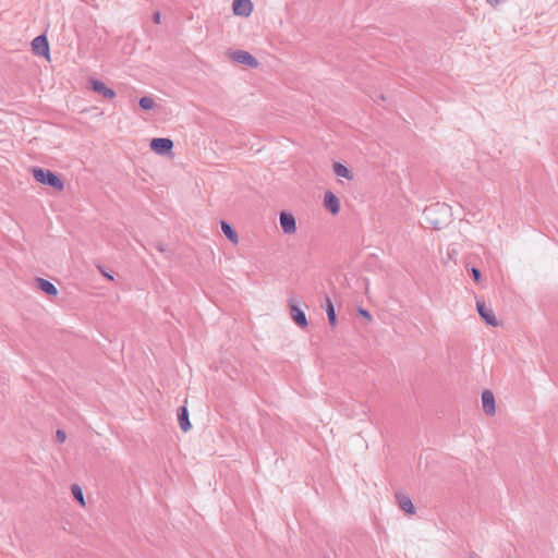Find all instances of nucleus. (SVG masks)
<instances>
[{
  "instance_id": "423d86ee",
  "label": "nucleus",
  "mask_w": 558,
  "mask_h": 558,
  "mask_svg": "<svg viewBox=\"0 0 558 558\" xmlns=\"http://www.w3.org/2000/svg\"><path fill=\"white\" fill-rule=\"evenodd\" d=\"M32 48L34 53L37 56H49V45L45 35L35 37L32 41Z\"/></svg>"
},
{
  "instance_id": "f257e3e1",
  "label": "nucleus",
  "mask_w": 558,
  "mask_h": 558,
  "mask_svg": "<svg viewBox=\"0 0 558 558\" xmlns=\"http://www.w3.org/2000/svg\"><path fill=\"white\" fill-rule=\"evenodd\" d=\"M32 173L34 179L43 185L51 186L59 192L64 189V183L61 178L48 169L34 167Z\"/></svg>"
},
{
  "instance_id": "20e7f679",
  "label": "nucleus",
  "mask_w": 558,
  "mask_h": 558,
  "mask_svg": "<svg viewBox=\"0 0 558 558\" xmlns=\"http://www.w3.org/2000/svg\"><path fill=\"white\" fill-rule=\"evenodd\" d=\"M280 227L286 234H294L296 232V221L292 214L281 211L279 217Z\"/></svg>"
},
{
  "instance_id": "aec40b11",
  "label": "nucleus",
  "mask_w": 558,
  "mask_h": 558,
  "mask_svg": "<svg viewBox=\"0 0 558 558\" xmlns=\"http://www.w3.org/2000/svg\"><path fill=\"white\" fill-rule=\"evenodd\" d=\"M471 275H472L473 280H474L475 282H480V281H481V277H482V275H481V271H480V269H478V268L473 267V268L471 269Z\"/></svg>"
},
{
  "instance_id": "9b49d317",
  "label": "nucleus",
  "mask_w": 558,
  "mask_h": 558,
  "mask_svg": "<svg viewBox=\"0 0 558 558\" xmlns=\"http://www.w3.org/2000/svg\"><path fill=\"white\" fill-rule=\"evenodd\" d=\"M92 88L94 92L102 95L106 99H113L116 97V92L112 88H109L98 80H92Z\"/></svg>"
},
{
  "instance_id": "6ab92c4d",
  "label": "nucleus",
  "mask_w": 558,
  "mask_h": 558,
  "mask_svg": "<svg viewBox=\"0 0 558 558\" xmlns=\"http://www.w3.org/2000/svg\"><path fill=\"white\" fill-rule=\"evenodd\" d=\"M72 494L75 497V499L81 504L85 505L84 496L82 489L77 485H72Z\"/></svg>"
},
{
  "instance_id": "9d476101",
  "label": "nucleus",
  "mask_w": 558,
  "mask_h": 558,
  "mask_svg": "<svg viewBox=\"0 0 558 558\" xmlns=\"http://www.w3.org/2000/svg\"><path fill=\"white\" fill-rule=\"evenodd\" d=\"M324 206L332 215H336L340 210V201L332 192L327 191L324 195Z\"/></svg>"
},
{
  "instance_id": "f03ea898",
  "label": "nucleus",
  "mask_w": 558,
  "mask_h": 558,
  "mask_svg": "<svg viewBox=\"0 0 558 558\" xmlns=\"http://www.w3.org/2000/svg\"><path fill=\"white\" fill-rule=\"evenodd\" d=\"M230 57L233 61L247 65L252 69H256L259 64L257 59L245 50H235L231 52Z\"/></svg>"
},
{
  "instance_id": "6e6552de",
  "label": "nucleus",
  "mask_w": 558,
  "mask_h": 558,
  "mask_svg": "<svg viewBox=\"0 0 558 558\" xmlns=\"http://www.w3.org/2000/svg\"><path fill=\"white\" fill-rule=\"evenodd\" d=\"M477 312L481 318L489 326L496 327L498 322L492 312V310L487 308L483 302L477 301L476 303Z\"/></svg>"
},
{
  "instance_id": "1a4fd4ad",
  "label": "nucleus",
  "mask_w": 558,
  "mask_h": 558,
  "mask_svg": "<svg viewBox=\"0 0 558 558\" xmlns=\"http://www.w3.org/2000/svg\"><path fill=\"white\" fill-rule=\"evenodd\" d=\"M482 405L485 414L494 415L496 412V403L494 393L490 390H485L482 393Z\"/></svg>"
},
{
  "instance_id": "f3484780",
  "label": "nucleus",
  "mask_w": 558,
  "mask_h": 558,
  "mask_svg": "<svg viewBox=\"0 0 558 558\" xmlns=\"http://www.w3.org/2000/svg\"><path fill=\"white\" fill-rule=\"evenodd\" d=\"M333 171L338 177L344 178L347 180L353 179L352 172L344 165H342L340 162L333 163Z\"/></svg>"
},
{
  "instance_id": "2eb2a0df",
  "label": "nucleus",
  "mask_w": 558,
  "mask_h": 558,
  "mask_svg": "<svg viewBox=\"0 0 558 558\" xmlns=\"http://www.w3.org/2000/svg\"><path fill=\"white\" fill-rule=\"evenodd\" d=\"M221 231L232 243L236 244L239 242L238 233L227 221H221Z\"/></svg>"
},
{
  "instance_id": "0eeeda50",
  "label": "nucleus",
  "mask_w": 558,
  "mask_h": 558,
  "mask_svg": "<svg viewBox=\"0 0 558 558\" xmlns=\"http://www.w3.org/2000/svg\"><path fill=\"white\" fill-rule=\"evenodd\" d=\"M290 315L293 322L301 328L307 327L308 323L305 313L294 303L289 301Z\"/></svg>"
},
{
  "instance_id": "5701e85b",
  "label": "nucleus",
  "mask_w": 558,
  "mask_h": 558,
  "mask_svg": "<svg viewBox=\"0 0 558 558\" xmlns=\"http://www.w3.org/2000/svg\"><path fill=\"white\" fill-rule=\"evenodd\" d=\"M98 269L102 274L104 277L108 278L109 280H113V276L108 274V271H105V269L101 266H98Z\"/></svg>"
},
{
  "instance_id": "bb28decb",
  "label": "nucleus",
  "mask_w": 558,
  "mask_h": 558,
  "mask_svg": "<svg viewBox=\"0 0 558 558\" xmlns=\"http://www.w3.org/2000/svg\"><path fill=\"white\" fill-rule=\"evenodd\" d=\"M468 558H480L476 553H471Z\"/></svg>"
},
{
  "instance_id": "4468645a",
  "label": "nucleus",
  "mask_w": 558,
  "mask_h": 558,
  "mask_svg": "<svg viewBox=\"0 0 558 558\" xmlns=\"http://www.w3.org/2000/svg\"><path fill=\"white\" fill-rule=\"evenodd\" d=\"M178 421L180 424V427L183 432H187L191 429L192 425L189 420V411L185 407H181L178 411Z\"/></svg>"
},
{
  "instance_id": "39448f33",
  "label": "nucleus",
  "mask_w": 558,
  "mask_h": 558,
  "mask_svg": "<svg viewBox=\"0 0 558 558\" xmlns=\"http://www.w3.org/2000/svg\"><path fill=\"white\" fill-rule=\"evenodd\" d=\"M232 10L235 15L247 17L253 11L251 0H233Z\"/></svg>"
},
{
  "instance_id": "dca6fc26",
  "label": "nucleus",
  "mask_w": 558,
  "mask_h": 558,
  "mask_svg": "<svg viewBox=\"0 0 558 558\" xmlns=\"http://www.w3.org/2000/svg\"><path fill=\"white\" fill-rule=\"evenodd\" d=\"M326 313H327V317H328V322L331 326H336L337 325V315H336V311H335V306L332 304V301L330 300V298H326Z\"/></svg>"
},
{
  "instance_id": "393cba45",
  "label": "nucleus",
  "mask_w": 558,
  "mask_h": 558,
  "mask_svg": "<svg viewBox=\"0 0 558 558\" xmlns=\"http://www.w3.org/2000/svg\"><path fill=\"white\" fill-rule=\"evenodd\" d=\"M153 21L156 24H159L161 22V14L159 12H155L154 15H153Z\"/></svg>"
},
{
  "instance_id": "ddd939ff",
  "label": "nucleus",
  "mask_w": 558,
  "mask_h": 558,
  "mask_svg": "<svg viewBox=\"0 0 558 558\" xmlns=\"http://www.w3.org/2000/svg\"><path fill=\"white\" fill-rule=\"evenodd\" d=\"M36 283L37 288H39L46 294L50 296H56L58 294V289L50 281L43 278H37Z\"/></svg>"
},
{
  "instance_id": "4be33fe9",
  "label": "nucleus",
  "mask_w": 558,
  "mask_h": 558,
  "mask_svg": "<svg viewBox=\"0 0 558 558\" xmlns=\"http://www.w3.org/2000/svg\"><path fill=\"white\" fill-rule=\"evenodd\" d=\"M357 312H359V314H360L361 316H363L364 318H366L368 322H372L373 317H372L371 313H369L367 310H364V308L360 307V308L357 310Z\"/></svg>"
},
{
  "instance_id": "412c9836",
  "label": "nucleus",
  "mask_w": 558,
  "mask_h": 558,
  "mask_svg": "<svg viewBox=\"0 0 558 558\" xmlns=\"http://www.w3.org/2000/svg\"><path fill=\"white\" fill-rule=\"evenodd\" d=\"M56 439L58 442H64L66 440V434L62 429L56 432Z\"/></svg>"
},
{
  "instance_id": "f8f14e48",
  "label": "nucleus",
  "mask_w": 558,
  "mask_h": 558,
  "mask_svg": "<svg viewBox=\"0 0 558 558\" xmlns=\"http://www.w3.org/2000/svg\"><path fill=\"white\" fill-rule=\"evenodd\" d=\"M396 498L400 509H402L404 512L409 514H413L415 512V507L408 495L397 494Z\"/></svg>"
},
{
  "instance_id": "7ed1b4c3",
  "label": "nucleus",
  "mask_w": 558,
  "mask_h": 558,
  "mask_svg": "<svg viewBox=\"0 0 558 558\" xmlns=\"http://www.w3.org/2000/svg\"><path fill=\"white\" fill-rule=\"evenodd\" d=\"M150 149L157 155H166L173 148V142L170 138L157 137L150 141Z\"/></svg>"
},
{
  "instance_id": "b1692460",
  "label": "nucleus",
  "mask_w": 558,
  "mask_h": 558,
  "mask_svg": "<svg viewBox=\"0 0 558 558\" xmlns=\"http://www.w3.org/2000/svg\"><path fill=\"white\" fill-rule=\"evenodd\" d=\"M506 0H487V2L493 7L497 8L500 3L505 2Z\"/></svg>"
},
{
  "instance_id": "cd10ccee",
  "label": "nucleus",
  "mask_w": 558,
  "mask_h": 558,
  "mask_svg": "<svg viewBox=\"0 0 558 558\" xmlns=\"http://www.w3.org/2000/svg\"><path fill=\"white\" fill-rule=\"evenodd\" d=\"M379 98H380L381 100H385V96H384L383 94L379 96Z\"/></svg>"
},
{
  "instance_id": "a878e982",
  "label": "nucleus",
  "mask_w": 558,
  "mask_h": 558,
  "mask_svg": "<svg viewBox=\"0 0 558 558\" xmlns=\"http://www.w3.org/2000/svg\"><path fill=\"white\" fill-rule=\"evenodd\" d=\"M156 248H157L159 252H161V253L167 252V247H166V245H165V244H162V243H157V244H156Z\"/></svg>"
},
{
  "instance_id": "a211bd4d",
  "label": "nucleus",
  "mask_w": 558,
  "mask_h": 558,
  "mask_svg": "<svg viewBox=\"0 0 558 558\" xmlns=\"http://www.w3.org/2000/svg\"><path fill=\"white\" fill-rule=\"evenodd\" d=\"M138 105L144 110H150L155 107V100L151 97L144 96L140 99Z\"/></svg>"
}]
</instances>
